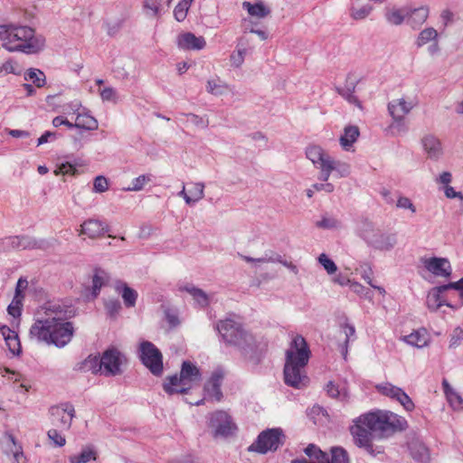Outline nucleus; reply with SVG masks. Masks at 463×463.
Returning <instances> with one entry per match:
<instances>
[{"label":"nucleus","instance_id":"nucleus-24","mask_svg":"<svg viewBox=\"0 0 463 463\" xmlns=\"http://www.w3.org/2000/svg\"><path fill=\"white\" fill-rule=\"evenodd\" d=\"M357 80L352 76H347L345 87H337L336 91L349 103L361 107V103L354 95Z\"/></svg>","mask_w":463,"mask_h":463},{"label":"nucleus","instance_id":"nucleus-55","mask_svg":"<svg viewBox=\"0 0 463 463\" xmlns=\"http://www.w3.org/2000/svg\"><path fill=\"white\" fill-rule=\"evenodd\" d=\"M184 117L187 118V120L190 121L192 124H194L196 127L205 128L208 127L209 121L207 118H204L203 117H200L198 115L193 114V113H182L181 114Z\"/></svg>","mask_w":463,"mask_h":463},{"label":"nucleus","instance_id":"nucleus-16","mask_svg":"<svg viewBox=\"0 0 463 463\" xmlns=\"http://www.w3.org/2000/svg\"><path fill=\"white\" fill-rule=\"evenodd\" d=\"M376 389L380 393L392 400L397 401L407 411L414 410V403L409 395L401 388L392 385L390 383H384L376 385Z\"/></svg>","mask_w":463,"mask_h":463},{"label":"nucleus","instance_id":"nucleus-46","mask_svg":"<svg viewBox=\"0 0 463 463\" xmlns=\"http://www.w3.org/2000/svg\"><path fill=\"white\" fill-rule=\"evenodd\" d=\"M25 80H32L33 84L41 88L45 84V75L38 69H30L24 75Z\"/></svg>","mask_w":463,"mask_h":463},{"label":"nucleus","instance_id":"nucleus-8","mask_svg":"<svg viewBox=\"0 0 463 463\" xmlns=\"http://www.w3.org/2000/svg\"><path fill=\"white\" fill-rule=\"evenodd\" d=\"M283 433L280 429H269L260 432L257 439L249 447L250 451L266 454L277 450L282 444Z\"/></svg>","mask_w":463,"mask_h":463},{"label":"nucleus","instance_id":"nucleus-30","mask_svg":"<svg viewBox=\"0 0 463 463\" xmlns=\"http://www.w3.org/2000/svg\"><path fill=\"white\" fill-rule=\"evenodd\" d=\"M109 274L101 268H95L92 277V296L97 298L100 288L109 281Z\"/></svg>","mask_w":463,"mask_h":463},{"label":"nucleus","instance_id":"nucleus-60","mask_svg":"<svg viewBox=\"0 0 463 463\" xmlns=\"http://www.w3.org/2000/svg\"><path fill=\"white\" fill-rule=\"evenodd\" d=\"M246 53V50H238L237 52H232L231 54V63L233 67L239 68L244 61V55Z\"/></svg>","mask_w":463,"mask_h":463},{"label":"nucleus","instance_id":"nucleus-48","mask_svg":"<svg viewBox=\"0 0 463 463\" xmlns=\"http://www.w3.org/2000/svg\"><path fill=\"white\" fill-rule=\"evenodd\" d=\"M226 89L227 85L220 79H213L207 81L206 90L213 95H222Z\"/></svg>","mask_w":463,"mask_h":463},{"label":"nucleus","instance_id":"nucleus-1","mask_svg":"<svg viewBox=\"0 0 463 463\" xmlns=\"http://www.w3.org/2000/svg\"><path fill=\"white\" fill-rule=\"evenodd\" d=\"M72 313L70 306L60 302L45 303L30 328V337L38 343L53 345L56 347L65 346L74 335L73 324L65 321Z\"/></svg>","mask_w":463,"mask_h":463},{"label":"nucleus","instance_id":"nucleus-41","mask_svg":"<svg viewBox=\"0 0 463 463\" xmlns=\"http://www.w3.org/2000/svg\"><path fill=\"white\" fill-rule=\"evenodd\" d=\"M152 178H153V175L151 174L141 175L134 178L131 182V185L124 188V190L128 191V192L141 191V190H143V188L145 187V185L147 183L152 182Z\"/></svg>","mask_w":463,"mask_h":463},{"label":"nucleus","instance_id":"nucleus-19","mask_svg":"<svg viewBox=\"0 0 463 463\" xmlns=\"http://www.w3.org/2000/svg\"><path fill=\"white\" fill-rule=\"evenodd\" d=\"M424 267L432 274L439 277H449L451 267L449 261L444 258H430L423 260Z\"/></svg>","mask_w":463,"mask_h":463},{"label":"nucleus","instance_id":"nucleus-10","mask_svg":"<svg viewBox=\"0 0 463 463\" xmlns=\"http://www.w3.org/2000/svg\"><path fill=\"white\" fill-rule=\"evenodd\" d=\"M50 420L52 426L61 431L68 430L73 418L75 417V409L71 403H61L52 406L49 409Z\"/></svg>","mask_w":463,"mask_h":463},{"label":"nucleus","instance_id":"nucleus-36","mask_svg":"<svg viewBox=\"0 0 463 463\" xmlns=\"http://www.w3.org/2000/svg\"><path fill=\"white\" fill-rule=\"evenodd\" d=\"M243 9L247 10L250 15L258 18H264L270 14V9L266 6L262 2L251 4L250 2L242 3Z\"/></svg>","mask_w":463,"mask_h":463},{"label":"nucleus","instance_id":"nucleus-18","mask_svg":"<svg viewBox=\"0 0 463 463\" xmlns=\"http://www.w3.org/2000/svg\"><path fill=\"white\" fill-rule=\"evenodd\" d=\"M353 437L354 444L363 448L366 450L368 454L371 456H377L378 454L383 453V449L381 448H374L373 444V437H370L367 432L362 430L359 428H355L353 431H350Z\"/></svg>","mask_w":463,"mask_h":463},{"label":"nucleus","instance_id":"nucleus-37","mask_svg":"<svg viewBox=\"0 0 463 463\" xmlns=\"http://www.w3.org/2000/svg\"><path fill=\"white\" fill-rule=\"evenodd\" d=\"M439 38V33L437 30L433 27H427L420 32L416 40L415 45L417 48H421L429 43H432L433 41Z\"/></svg>","mask_w":463,"mask_h":463},{"label":"nucleus","instance_id":"nucleus-2","mask_svg":"<svg viewBox=\"0 0 463 463\" xmlns=\"http://www.w3.org/2000/svg\"><path fill=\"white\" fill-rule=\"evenodd\" d=\"M407 421L389 411H375L360 415L353 420L350 431L356 427L367 432L370 437L379 439L387 438L406 428Z\"/></svg>","mask_w":463,"mask_h":463},{"label":"nucleus","instance_id":"nucleus-51","mask_svg":"<svg viewBox=\"0 0 463 463\" xmlns=\"http://www.w3.org/2000/svg\"><path fill=\"white\" fill-rule=\"evenodd\" d=\"M47 436L49 440L56 447H63L66 444V439L61 434V431L57 428L48 430Z\"/></svg>","mask_w":463,"mask_h":463},{"label":"nucleus","instance_id":"nucleus-49","mask_svg":"<svg viewBox=\"0 0 463 463\" xmlns=\"http://www.w3.org/2000/svg\"><path fill=\"white\" fill-rule=\"evenodd\" d=\"M411 456L418 461H426L429 459V450L422 444H412L410 447Z\"/></svg>","mask_w":463,"mask_h":463},{"label":"nucleus","instance_id":"nucleus-20","mask_svg":"<svg viewBox=\"0 0 463 463\" xmlns=\"http://www.w3.org/2000/svg\"><path fill=\"white\" fill-rule=\"evenodd\" d=\"M223 377L224 372L222 369L218 368L212 373V376L207 381L204 386V391L206 392V394L217 402H220L222 398L221 385Z\"/></svg>","mask_w":463,"mask_h":463},{"label":"nucleus","instance_id":"nucleus-50","mask_svg":"<svg viewBox=\"0 0 463 463\" xmlns=\"http://www.w3.org/2000/svg\"><path fill=\"white\" fill-rule=\"evenodd\" d=\"M242 356L251 364H258L263 356L261 349H242Z\"/></svg>","mask_w":463,"mask_h":463},{"label":"nucleus","instance_id":"nucleus-14","mask_svg":"<svg viewBox=\"0 0 463 463\" xmlns=\"http://www.w3.org/2000/svg\"><path fill=\"white\" fill-rule=\"evenodd\" d=\"M304 452L309 458H316L319 463H349L347 452L338 447L331 449V459L317 446L309 444Z\"/></svg>","mask_w":463,"mask_h":463},{"label":"nucleus","instance_id":"nucleus-61","mask_svg":"<svg viewBox=\"0 0 463 463\" xmlns=\"http://www.w3.org/2000/svg\"><path fill=\"white\" fill-rule=\"evenodd\" d=\"M93 189L97 193H103L108 190V180L102 175L97 176L94 180Z\"/></svg>","mask_w":463,"mask_h":463},{"label":"nucleus","instance_id":"nucleus-35","mask_svg":"<svg viewBox=\"0 0 463 463\" xmlns=\"http://www.w3.org/2000/svg\"><path fill=\"white\" fill-rule=\"evenodd\" d=\"M442 387L450 406L454 410H459L463 402L461 396L449 385L446 379L442 381Z\"/></svg>","mask_w":463,"mask_h":463},{"label":"nucleus","instance_id":"nucleus-56","mask_svg":"<svg viewBox=\"0 0 463 463\" xmlns=\"http://www.w3.org/2000/svg\"><path fill=\"white\" fill-rule=\"evenodd\" d=\"M318 262L324 267L328 274H333L337 270L335 263L325 253L319 255Z\"/></svg>","mask_w":463,"mask_h":463},{"label":"nucleus","instance_id":"nucleus-7","mask_svg":"<svg viewBox=\"0 0 463 463\" xmlns=\"http://www.w3.org/2000/svg\"><path fill=\"white\" fill-rule=\"evenodd\" d=\"M214 327L226 344L247 347L256 345L254 335L243 328L236 315L219 320Z\"/></svg>","mask_w":463,"mask_h":463},{"label":"nucleus","instance_id":"nucleus-63","mask_svg":"<svg viewBox=\"0 0 463 463\" xmlns=\"http://www.w3.org/2000/svg\"><path fill=\"white\" fill-rule=\"evenodd\" d=\"M100 97L103 101H116L117 93L113 88L108 87L100 90Z\"/></svg>","mask_w":463,"mask_h":463},{"label":"nucleus","instance_id":"nucleus-64","mask_svg":"<svg viewBox=\"0 0 463 463\" xmlns=\"http://www.w3.org/2000/svg\"><path fill=\"white\" fill-rule=\"evenodd\" d=\"M76 168L70 163H62L55 170L56 175H74Z\"/></svg>","mask_w":463,"mask_h":463},{"label":"nucleus","instance_id":"nucleus-32","mask_svg":"<svg viewBox=\"0 0 463 463\" xmlns=\"http://www.w3.org/2000/svg\"><path fill=\"white\" fill-rule=\"evenodd\" d=\"M116 290L121 294L126 307H132L136 305L137 292L135 289L131 288L124 282H119L116 286Z\"/></svg>","mask_w":463,"mask_h":463},{"label":"nucleus","instance_id":"nucleus-59","mask_svg":"<svg viewBox=\"0 0 463 463\" xmlns=\"http://www.w3.org/2000/svg\"><path fill=\"white\" fill-rule=\"evenodd\" d=\"M317 167L318 169H320V174H319L318 179L323 182L328 183L327 180L329 179L330 175L332 173V166L328 163V161L324 162V164H322Z\"/></svg>","mask_w":463,"mask_h":463},{"label":"nucleus","instance_id":"nucleus-5","mask_svg":"<svg viewBox=\"0 0 463 463\" xmlns=\"http://www.w3.org/2000/svg\"><path fill=\"white\" fill-rule=\"evenodd\" d=\"M310 357V349H288L284 366L286 384L294 388H302L308 383L304 368Z\"/></svg>","mask_w":463,"mask_h":463},{"label":"nucleus","instance_id":"nucleus-33","mask_svg":"<svg viewBox=\"0 0 463 463\" xmlns=\"http://www.w3.org/2000/svg\"><path fill=\"white\" fill-rule=\"evenodd\" d=\"M441 286L434 288L427 297V306L431 310H437L443 305H448L442 298V293L448 289L440 288Z\"/></svg>","mask_w":463,"mask_h":463},{"label":"nucleus","instance_id":"nucleus-38","mask_svg":"<svg viewBox=\"0 0 463 463\" xmlns=\"http://www.w3.org/2000/svg\"><path fill=\"white\" fill-rule=\"evenodd\" d=\"M328 163L332 166V172L335 173L334 175L337 178L346 177L351 173V166L346 162L335 160L330 156Z\"/></svg>","mask_w":463,"mask_h":463},{"label":"nucleus","instance_id":"nucleus-21","mask_svg":"<svg viewBox=\"0 0 463 463\" xmlns=\"http://www.w3.org/2000/svg\"><path fill=\"white\" fill-rule=\"evenodd\" d=\"M405 11L407 14L406 23L414 30L420 29L427 21L430 14V8L428 5H421L413 9L407 7V10Z\"/></svg>","mask_w":463,"mask_h":463},{"label":"nucleus","instance_id":"nucleus-43","mask_svg":"<svg viewBox=\"0 0 463 463\" xmlns=\"http://www.w3.org/2000/svg\"><path fill=\"white\" fill-rule=\"evenodd\" d=\"M326 392L330 397L338 399L340 401H345L348 398V392L345 387H340L339 385L335 384L333 382H329L327 383Z\"/></svg>","mask_w":463,"mask_h":463},{"label":"nucleus","instance_id":"nucleus-31","mask_svg":"<svg viewBox=\"0 0 463 463\" xmlns=\"http://www.w3.org/2000/svg\"><path fill=\"white\" fill-rule=\"evenodd\" d=\"M307 157L316 165L318 166L324 162L328 161L330 156L326 154L322 147L318 146H310L306 150Z\"/></svg>","mask_w":463,"mask_h":463},{"label":"nucleus","instance_id":"nucleus-62","mask_svg":"<svg viewBox=\"0 0 463 463\" xmlns=\"http://www.w3.org/2000/svg\"><path fill=\"white\" fill-rule=\"evenodd\" d=\"M289 347H308L306 339L298 334H291Z\"/></svg>","mask_w":463,"mask_h":463},{"label":"nucleus","instance_id":"nucleus-17","mask_svg":"<svg viewBox=\"0 0 463 463\" xmlns=\"http://www.w3.org/2000/svg\"><path fill=\"white\" fill-rule=\"evenodd\" d=\"M176 44L181 50L201 51L206 46V41L203 36H196L193 33L186 32L177 36Z\"/></svg>","mask_w":463,"mask_h":463},{"label":"nucleus","instance_id":"nucleus-57","mask_svg":"<svg viewBox=\"0 0 463 463\" xmlns=\"http://www.w3.org/2000/svg\"><path fill=\"white\" fill-rule=\"evenodd\" d=\"M143 7L147 14L151 12V15L156 16L159 13L161 4L158 0H146L143 3Z\"/></svg>","mask_w":463,"mask_h":463},{"label":"nucleus","instance_id":"nucleus-54","mask_svg":"<svg viewBox=\"0 0 463 463\" xmlns=\"http://www.w3.org/2000/svg\"><path fill=\"white\" fill-rule=\"evenodd\" d=\"M22 299L20 297L14 296L13 301L7 307L8 314L16 318L21 316L22 312Z\"/></svg>","mask_w":463,"mask_h":463},{"label":"nucleus","instance_id":"nucleus-40","mask_svg":"<svg viewBox=\"0 0 463 463\" xmlns=\"http://www.w3.org/2000/svg\"><path fill=\"white\" fill-rule=\"evenodd\" d=\"M0 332L7 347H21L20 340L15 331L11 330L6 326H4L0 328Z\"/></svg>","mask_w":463,"mask_h":463},{"label":"nucleus","instance_id":"nucleus-29","mask_svg":"<svg viewBox=\"0 0 463 463\" xmlns=\"http://www.w3.org/2000/svg\"><path fill=\"white\" fill-rule=\"evenodd\" d=\"M407 7L403 8H396V7H387L385 8L384 17L388 24L392 25H401L407 19L406 11Z\"/></svg>","mask_w":463,"mask_h":463},{"label":"nucleus","instance_id":"nucleus-22","mask_svg":"<svg viewBox=\"0 0 463 463\" xmlns=\"http://www.w3.org/2000/svg\"><path fill=\"white\" fill-rule=\"evenodd\" d=\"M422 146L428 158L438 161L443 155L440 140L434 135L429 134L421 139Z\"/></svg>","mask_w":463,"mask_h":463},{"label":"nucleus","instance_id":"nucleus-26","mask_svg":"<svg viewBox=\"0 0 463 463\" xmlns=\"http://www.w3.org/2000/svg\"><path fill=\"white\" fill-rule=\"evenodd\" d=\"M179 290L190 294L196 305L201 308H204L210 304V298L206 292L192 284L182 286L179 288Z\"/></svg>","mask_w":463,"mask_h":463},{"label":"nucleus","instance_id":"nucleus-11","mask_svg":"<svg viewBox=\"0 0 463 463\" xmlns=\"http://www.w3.org/2000/svg\"><path fill=\"white\" fill-rule=\"evenodd\" d=\"M412 102H408L404 99H398L388 104V111L392 116L393 122L391 128L397 129L398 132H405L408 128L404 122V117L413 109Z\"/></svg>","mask_w":463,"mask_h":463},{"label":"nucleus","instance_id":"nucleus-58","mask_svg":"<svg viewBox=\"0 0 463 463\" xmlns=\"http://www.w3.org/2000/svg\"><path fill=\"white\" fill-rule=\"evenodd\" d=\"M9 73L20 74V71H16L14 61L11 59L5 61L3 63H0V76L6 75Z\"/></svg>","mask_w":463,"mask_h":463},{"label":"nucleus","instance_id":"nucleus-27","mask_svg":"<svg viewBox=\"0 0 463 463\" xmlns=\"http://www.w3.org/2000/svg\"><path fill=\"white\" fill-rule=\"evenodd\" d=\"M430 335L428 331L421 327L408 335L404 336V342L414 347H425L429 345Z\"/></svg>","mask_w":463,"mask_h":463},{"label":"nucleus","instance_id":"nucleus-3","mask_svg":"<svg viewBox=\"0 0 463 463\" xmlns=\"http://www.w3.org/2000/svg\"><path fill=\"white\" fill-rule=\"evenodd\" d=\"M0 40L9 52L35 53L44 45V40L35 37L33 29L29 26L0 24Z\"/></svg>","mask_w":463,"mask_h":463},{"label":"nucleus","instance_id":"nucleus-39","mask_svg":"<svg viewBox=\"0 0 463 463\" xmlns=\"http://www.w3.org/2000/svg\"><path fill=\"white\" fill-rule=\"evenodd\" d=\"M75 128L86 130H94L98 128V121L91 116L79 114L74 123Z\"/></svg>","mask_w":463,"mask_h":463},{"label":"nucleus","instance_id":"nucleus-34","mask_svg":"<svg viewBox=\"0 0 463 463\" xmlns=\"http://www.w3.org/2000/svg\"><path fill=\"white\" fill-rule=\"evenodd\" d=\"M360 135L359 128L356 126H348L345 128L344 135L340 137L342 147L348 151Z\"/></svg>","mask_w":463,"mask_h":463},{"label":"nucleus","instance_id":"nucleus-6","mask_svg":"<svg viewBox=\"0 0 463 463\" xmlns=\"http://www.w3.org/2000/svg\"><path fill=\"white\" fill-rule=\"evenodd\" d=\"M201 380L200 369L190 361H184L180 374L167 376L163 383V389L169 395L184 394L198 384Z\"/></svg>","mask_w":463,"mask_h":463},{"label":"nucleus","instance_id":"nucleus-52","mask_svg":"<svg viewBox=\"0 0 463 463\" xmlns=\"http://www.w3.org/2000/svg\"><path fill=\"white\" fill-rule=\"evenodd\" d=\"M241 257L247 262L267 263L281 261V256L279 254H271L269 256L268 254H265V256L257 259L244 255H241Z\"/></svg>","mask_w":463,"mask_h":463},{"label":"nucleus","instance_id":"nucleus-25","mask_svg":"<svg viewBox=\"0 0 463 463\" xmlns=\"http://www.w3.org/2000/svg\"><path fill=\"white\" fill-rule=\"evenodd\" d=\"M98 458V451L93 445H86L77 454L69 457L70 463H89Z\"/></svg>","mask_w":463,"mask_h":463},{"label":"nucleus","instance_id":"nucleus-53","mask_svg":"<svg viewBox=\"0 0 463 463\" xmlns=\"http://www.w3.org/2000/svg\"><path fill=\"white\" fill-rule=\"evenodd\" d=\"M105 308L107 314L114 318L117 317L119 311L121 310V304L118 299H109L105 302Z\"/></svg>","mask_w":463,"mask_h":463},{"label":"nucleus","instance_id":"nucleus-23","mask_svg":"<svg viewBox=\"0 0 463 463\" xmlns=\"http://www.w3.org/2000/svg\"><path fill=\"white\" fill-rule=\"evenodd\" d=\"M108 231V226L97 219H89L80 225V233L91 239L99 237Z\"/></svg>","mask_w":463,"mask_h":463},{"label":"nucleus","instance_id":"nucleus-15","mask_svg":"<svg viewBox=\"0 0 463 463\" xmlns=\"http://www.w3.org/2000/svg\"><path fill=\"white\" fill-rule=\"evenodd\" d=\"M139 358L153 375L159 377L163 374V355L159 349H139Z\"/></svg>","mask_w":463,"mask_h":463},{"label":"nucleus","instance_id":"nucleus-4","mask_svg":"<svg viewBox=\"0 0 463 463\" xmlns=\"http://www.w3.org/2000/svg\"><path fill=\"white\" fill-rule=\"evenodd\" d=\"M356 234L367 246L381 251H390L397 244L395 233L384 232L368 218L357 222Z\"/></svg>","mask_w":463,"mask_h":463},{"label":"nucleus","instance_id":"nucleus-47","mask_svg":"<svg viewBox=\"0 0 463 463\" xmlns=\"http://www.w3.org/2000/svg\"><path fill=\"white\" fill-rule=\"evenodd\" d=\"M372 11L373 6L368 4L359 7L352 5L350 8V16L354 20H364Z\"/></svg>","mask_w":463,"mask_h":463},{"label":"nucleus","instance_id":"nucleus-9","mask_svg":"<svg viewBox=\"0 0 463 463\" xmlns=\"http://www.w3.org/2000/svg\"><path fill=\"white\" fill-rule=\"evenodd\" d=\"M209 427L215 438H227L237 430V426L231 415L224 411H217L210 417Z\"/></svg>","mask_w":463,"mask_h":463},{"label":"nucleus","instance_id":"nucleus-13","mask_svg":"<svg viewBox=\"0 0 463 463\" xmlns=\"http://www.w3.org/2000/svg\"><path fill=\"white\" fill-rule=\"evenodd\" d=\"M2 244L5 250H45L49 247L45 240H37L28 235L7 237Z\"/></svg>","mask_w":463,"mask_h":463},{"label":"nucleus","instance_id":"nucleus-44","mask_svg":"<svg viewBox=\"0 0 463 463\" xmlns=\"http://www.w3.org/2000/svg\"><path fill=\"white\" fill-rule=\"evenodd\" d=\"M316 226L324 230H334L341 227V222L335 217L325 214L320 221L316 222Z\"/></svg>","mask_w":463,"mask_h":463},{"label":"nucleus","instance_id":"nucleus-42","mask_svg":"<svg viewBox=\"0 0 463 463\" xmlns=\"http://www.w3.org/2000/svg\"><path fill=\"white\" fill-rule=\"evenodd\" d=\"M190 197L185 198L187 204H194L200 201L204 196V184L203 183H195L193 184V188L189 190Z\"/></svg>","mask_w":463,"mask_h":463},{"label":"nucleus","instance_id":"nucleus-45","mask_svg":"<svg viewBox=\"0 0 463 463\" xmlns=\"http://www.w3.org/2000/svg\"><path fill=\"white\" fill-rule=\"evenodd\" d=\"M194 0H180L174 10V16L178 22L186 18L188 10Z\"/></svg>","mask_w":463,"mask_h":463},{"label":"nucleus","instance_id":"nucleus-12","mask_svg":"<svg viewBox=\"0 0 463 463\" xmlns=\"http://www.w3.org/2000/svg\"><path fill=\"white\" fill-rule=\"evenodd\" d=\"M99 359L101 374L111 376L122 373L121 367L125 364L126 359L118 349H106Z\"/></svg>","mask_w":463,"mask_h":463},{"label":"nucleus","instance_id":"nucleus-28","mask_svg":"<svg viewBox=\"0 0 463 463\" xmlns=\"http://www.w3.org/2000/svg\"><path fill=\"white\" fill-rule=\"evenodd\" d=\"M74 369L81 373H101L100 359L99 356L90 355L83 361L77 363Z\"/></svg>","mask_w":463,"mask_h":463}]
</instances>
